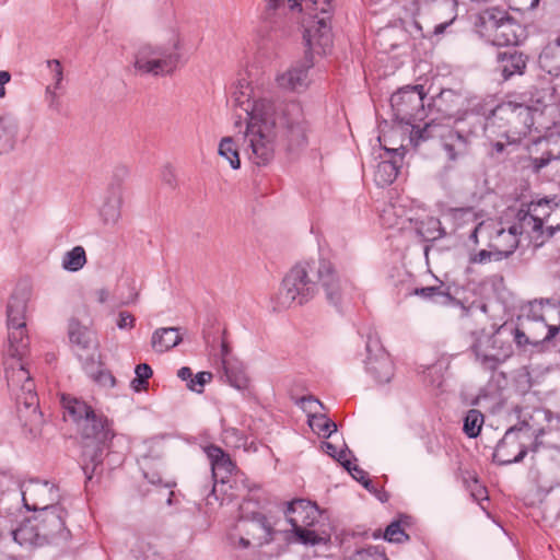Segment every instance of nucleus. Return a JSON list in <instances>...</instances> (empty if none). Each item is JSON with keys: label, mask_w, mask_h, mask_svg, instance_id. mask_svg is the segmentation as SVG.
<instances>
[{"label": "nucleus", "mask_w": 560, "mask_h": 560, "mask_svg": "<svg viewBox=\"0 0 560 560\" xmlns=\"http://www.w3.org/2000/svg\"><path fill=\"white\" fill-rule=\"evenodd\" d=\"M471 348L485 370H497L513 353L512 330L509 323H504L491 334L482 330Z\"/></svg>", "instance_id": "0eeeda50"}, {"label": "nucleus", "mask_w": 560, "mask_h": 560, "mask_svg": "<svg viewBox=\"0 0 560 560\" xmlns=\"http://www.w3.org/2000/svg\"><path fill=\"white\" fill-rule=\"evenodd\" d=\"M536 144H544L545 149L540 156L529 158V167L535 174L560 180V135L540 139Z\"/></svg>", "instance_id": "4468645a"}, {"label": "nucleus", "mask_w": 560, "mask_h": 560, "mask_svg": "<svg viewBox=\"0 0 560 560\" xmlns=\"http://www.w3.org/2000/svg\"><path fill=\"white\" fill-rule=\"evenodd\" d=\"M553 215H560V206L552 200L541 199L532 202L526 212H518L521 231L532 235L536 241L541 238L538 245H542L545 240L551 238L560 231V223L555 224L551 219Z\"/></svg>", "instance_id": "6e6552de"}, {"label": "nucleus", "mask_w": 560, "mask_h": 560, "mask_svg": "<svg viewBox=\"0 0 560 560\" xmlns=\"http://www.w3.org/2000/svg\"><path fill=\"white\" fill-rule=\"evenodd\" d=\"M179 44L176 42L173 48L142 45L135 55L133 67L141 74L166 75L172 73L180 58Z\"/></svg>", "instance_id": "9b49d317"}, {"label": "nucleus", "mask_w": 560, "mask_h": 560, "mask_svg": "<svg viewBox=\"0 0 560 560\" xmlns=\"http://www.w3.org/2000/svg\"><path fill=\"white\" fill-rule=\"evenodd\" d=\"M329 16L319 18L317 21V28L310 38H306L307 45H312V40L316 39L317 44L325 50L331 44L330 26L328 25Z\"/></svg>", "instance_id": "a19ab883"}, {"label": "nucleus", "mask_w": 560, "mask_h": 560, "mask_svg": "<svg viewBox=\"0 0 560 560\" xmlns=\"http://www.w3.org/2000/svg\"><path fill=\"white\" fill-rule=\"evenodd\" d=\"M527 59V56L518 51L514 46L497 55L499 70L505 80L515 74H523Z\"/></svg>", "instance_id": "a878e982"}, {"label": "nucleus", "mask_w": 560, "mask_h": 560, "mask_svg": "<svg viewBox=\"0 0 560 560\" xmlns=\"http://www.w3.org/2000/svg\"><path fill=\"white\" fill-rule=\"evenodd\" d=\"M308 424L315 432L324 438H329L337 431V424L324 413L310 415Z\"/></svg>", "instance_id": "4c0bfd02"}, {"label": "nucleus", "mask_w": 560, "mask_h": 560, "mask_svg": "<svg viewBox=\"0 0 560 560\" xmlns=\"http://www.w3.org/2000/svg\"><path fill=\"white\" fill-rule=\"evenodd\" d=\"M322 448L324 450V452L326 454H328L329 456H331L332 458L336 457L337 455V450H336V446L329 442H323L322 444Z\"/></svg>", "instance_id": "338daca9"}, {"label": "nucleus", "mask_w": 560, "mask_h": 560, "mask_svg": "<svg viewBox=\"0 0 560 560\" xmlns=\"http://www.w3.org/2000/svg\"><path fill=\"white\" fill-rule=\"evenodd\" d=\"M223 365H224V376L226 377V382L231 386H233L234 388H236L238 390H243V389L247 388L248 378L243 370L237 369L233 365L226 364L224 359H223Z\"/></svg>", "instance_id": "c03bdc74"}, {"label": "nucleus", "mask_w": 560, "mask_h": 560, "mask_svg": "<svg viewBox=\"0 0 560 560\" xmlns=\"http://www.w3.org/2000/svg\"><path fill=\"white\" fill-rule=\"evenodd\" d=\"M21 492L24 506L28 511L43 512L52 506H60L57 504L60 498L59 490L49 481L31 479L22 483Z\"/></svg>", "instance_id": "f8f14e48"}, {"label": "nucleus", "mask_w": 560, "mask_h": 560, "mask_svg": "<svg viewBox=\"0 0 560 560\" xmlns=\"http://www.w3.org/2000/svg\"><path fill=\"white\" fill-rule=\"evenodd\" d=\"M299 105L292 103L285 105V107L280 108L279 112L273 107V113L271 115V120H276L275 127L271 128V133L273 135L272 147L275 148V140L278 133L279 128L284 129V136L288 139V149L294 150L295 148L302 145L306 141L305 128L303 125L294 119L289 118L288 116L294 112H299Z\"/></svg>", "instance_id": "2eb2a0df"}, {"label": "nucleus", "mask_w": 560, "mask_h": 560, "mask_svg": "<svg viewBox=\"0 0 560 560\" xmlns=\"http://www.w3.org/2000/svg\"><path fill=\"white\" fill-rule=\"evenodd\" d=\"M522 323L528 325H536L537 328L541 330V332H544L545 330L548 331L551 325H548L545 320L542 314V301H533L528 304V312L526 314V318Z\"/></svg>", "instance_id": "ea45409f"}, {"label": "nucleus", "mask_w": 560, "mask_h": 560, "mask_svg": "<svg viewBox=\"0 0 560 560\" xmlns=\"http://www.w3.org/2000/svg\"><path fill=\"white\" fill-rule=\"evenodd\" d=\"M205 453L210 460L212 477L214 481L222 483L230 477L235 469V465L221 447L217 445H208L205 447Z\"/></svg>", "instance_id": "b1692460"}, {"label": "nucleus", "mask_w": 560, "mask_h": 560, "mask_svg": "<svg viewBox=\"0 0 560 560\" xmlns=\"http://www.w3.org/2000/svg\"><path fill=\"white\" fill-rule=\"evenodd\" d=\"M455 126L448 122H439L431 118L422 129L413 131L411 143L418 147L422 141L439 138L448 160L456 161L469 151L471 137L486 127L485 119L475 113H466L464 117L454 120Z\"/></svg>", "instance_id": "39448f33"}, {"label": "nucleus", "mask_w": 560, "mask_h": 560, "mask_svg": "<svg viewBox=\"0 0 560 560\" xmlns=\"http://www.w3.org/2000/svg\"><path fill=\"white\" fill-rule=\"evenodd\" d=\"M122 205V194L119 187L114 186L113 190H108L107 197L101 208V217L105 224H115L120 219V208Z\"/></svg>", "instance_id": "7c9ffc66"}, {"label": "nucleus", "mask_w": 560, "mask_h": 560, "mask_svg": "<svg viewBox=\"0 0 560 560\" xmlns=\"http://www.w3.org/2000/svg\"><path fill=\"white\" fill-rule=\"evenodd\" d=\"M233 102L249 118L244 138L247 150H250L248 158L258 166L267 165L273 159L271 128L275 127L276 120H271V115L275 104L267 100H252L249 92L243 90V85L234 91Z\"/></svg>", "instance_id": "20e7f679"}, {"label": "nucleus", "mask_w": 560, "mask_h": 560, "mask_svg": "<svg viewBox=\"0 0 560 560\" xmlns=\"http://www.w3.org/2000/svg\"><path fill=\"white\" fill-rule=\"evenodd\" d=\"M264 21L271 42H279L292 33L293 24L285 16L287 8L280 0H266Z\"/></svg>", "instance_id": "a211bd4d"}, {"label": "nucleus", "mask_w": 560, "mask_h": 560, "mask_svg": "<svg viewBox=\"0 0 560 560\" xmlns=\"http://www.w3.org/2000/svg\"><path fill=\"white\" fill-rule=\"evenodd\" d=\"M425 95L423 85H407L390 96L394 118L399 124L411 127L410 138L413 131L423 128L416 125V122L423 120L427 116Z\"/></svg>", "instance_id": "9d476101"}, {"label": "nucleus", "mask_w": 560, "mask_h": 560, "mask_svg": "<svg viewBox=\"0 0 560 560\" xmlns=\"http://www.w3.org/2000/svg\"><path fill=\"white\" fill-rule=\"evenodd\" d=\"M8 348L5 354L13 360L5 366V377L9 390L16 402L18 417L23 427L28 428L32 436H36L42 423V412L38 410V397L35 384L28 370L21 362L28 349L26 327L8 326Z\"/></svg>", "instance_id": "f03ea898"}, {"label": "nucleus", "mask_w": 560, "mask_h": 560, "mask_svg": "<svg viewBox=\"0 0 560 560\" xmlns=\"http://www.w3.org/2000/svg\"><path fill=\"white\" fill-rule=\"evenodd\" d=\"M135 316L126 311L119 312L116 320V325L119 329H132L135 327Z\"/></svg>", "instance_id": "603ef678"}, {"label": "nucleus", "mask_w": 560, "mask_h": 560, "mask_svg": "<svg viewBox=\"0 0 560 560\" xmlns=\"http://www.w3.org/2000/svg\"><path fill=\"white\" fill-rule=\"evenodd\" d=\"M65 509L60 506H52V509L45 510L39 512L37 516H34V520L40 527V536L44 537L46 544H49L52 539L60 537L67 538L69 532L66 528Z\"/></svg>", "instance_id": "aec40b11"}, {"label": "nucleus", "mask_w": 560, "mask_h": 560, "mask_svg": "<svg viewBox=\"0 0 560 560\" xmlns=\"http://www.w3.org/2000/svg\"><path fill=\"white\" fill-rule=\"evenodd\" d=\"M539 66L542 70L551 75H560V37L548 43L541 50L538 58Z\"/></svg>", "instance_id": "c756f323"}, {"label": "nucleus", "mask_w": 560, "mask_h": 560, "mask_svg": "<svg viewBox=\"0 0 560 560\" xmlns=\"http://www.w3.org/2000/svg\"><path fill=\"white\" fill-rule=\"evenodd\" d=\"M61 405L66 415L77 423L83 440L82 470L86 480L90 481L102 466L104 450L114 433L109 428L108 420L103 415L96 413L85 401L63 394Z\"/></svg>", "instance_id": "7ed1b4c3"}, {"label": "nucleus", "mask_w": 560, "mask_h": 560, "mask_svg": "<svg viewBox=\"0 0 560 560\" xmlns=\"http://www.w3.org/2000/svg\"><path fill=\"white\" fill-rule=\"evenodd\" d=\"M366 359L364 360L366 371L380 384L389 383L394 376V365L389 354L384 349L376 335H369L366 340Z\"/></svg>", "instance_id": "ddd939ff"}, {"label": "nucleus", "mask_w": 560, "mask_h": 560, "mask_svg": "<svg viewBox=\"0 0 560 560\" xmlns=\"http://www.w3.org/2000/svg\"><path fill=\"white\" fill-rule=\"evenodd\" d=\"M342 466L349 471V474L357 480L361 481L366 476V472L358 465H352L349 459H345Z\"/></svg>", "instance_id": "6e6d98bb"}, {"label": "nucleus", "mask_w": 560, "mask_h": 560, "mask_svg": "<svg viewBox=\"0 0 560 560\" xmlns=\"http://www.w3.org/2000/svg\"><path fill=\"white\" fill-rule=\"evenodd\" d=\"M182 341L179 328H159L152 334L151 346L156 352H165Z\"/></svg>", "instance_id": "2f4dec72"}, {"label": "nucleus", "mask_w": 560, "mask_h": 560, "mask_svg": "<svg viewBox=\"0 0 560 560\" xmlns=\"http://www.w3.org/2000/svg\"><path fill=\"white\" fill-rule=\"evenodd\" d=\"M46 95L48 98L49 107L55 110H59L60 103H59V100H58V96H57L55 90H52L51 86L46 88Z\"/></svg>", "instance_id": "680f3d73"}, {"label": "nucleus", "mask_w": 560, "mask_h": 560, "mask_svg": "<svg viewBox=\"0 0 560 560\" xmlns=\"http://www.w3.org/2000/svg\"><path fill=\"white\" fill-rule=\"evenodd\" d=\"M219 154L229 161L233 170L240 168L241 160L233 138L225 137L220 141Z\"/></svg>", "instance_id": "79ce46f5"}, {"label": "nucleus", "mask_w": 560, "mask_h": 560, "mask_svg": "<svg viewBox=\"0 0 560 560\" xmlns=\"http://www.w3.org/2000/svg\"><path fill=\"white\" fill-rule=\"evenodd\" d=\"M82 366L85 371V373L91 377L92 380L96 376V374L102 370L101 363L97 360L94 351L92 353H88L86 357L81 359Z\"/></svg>", "instance_id": "8fccbe9b"}, {"label": "nucleus", "mask_w": 560, "mask_h": 560, "mask_svg": "<svg viewBox=\"0 0 560 560\" xmlns=\"http://www.w3.org/2000/svg\"><path fill=\"white\" fill-rule=\"evenodd\" d=\"M329 535L315 528H301L284 530V539L289 544H301L306 547L325 545L329 541Z\"/></svg>", "instance_id": "c85d7f7f"}, {"label": "nucleus", "mask_w": 560, "mask_h": 560, "mask_svg": "<svg viewBox=\"0 0 560 560\" xmlns=\"http://www.w3.org/2000/svg\"><path fill=\"white\" fill-rule=\"evenodd\" d=\"M128 174H129L128 167H126L124 165L117 166L114 171L112 182L108 186V190L109 191L113 190L114 186L117 185L119 187V191L122 192V183H124L125 178L128 176Z\"/></svg>", "instance_id": "3c124183"}, {"label": "nucleus", "mask_w": 560, "mask_h": 560, "mask_svg": "<svg viewBox=\"0 0 560 560\" xmlns=\"http://www.w3.org/2000/svg\"><path fill=\"white\" fill-rule=\"evenodd\" d=\"M319 287L326 301L337 308L352 289L351 282L342 278L327 259L298 264L282 280L279 304L283 307H290L293 303L303 305L316 295Z\"/></svg>", "instance_id": "f257e3e1"}, {"label": "nucleus", "mask_w": 560, "mask_h": 560, "mask_svg": "<svg viewBox=\"0 0 560 560\" xmlns=\"http://www.w3.org/2000/svg\"><path fill=\"white\" fill-rule=\"evenodd\" d=\"M93 381L104 387H114L116 384L114 375L109 371L103 369L96 374Z\"/></svg>", "instance_id": "864d4df0"}, {"label": "nucleus", "mask_w": 560, "mask_h": 560, "mask_svg": "<svg viewBox=\"0 0 560 560\" xmlns=\"http://www.w3.org/2000/svg\"><path fill=\"white\" fill-rule=\"evenodd\" d=\"M528 98L525 100V104L530 105V109H537V116H541L544 113V108L547 106V103L551 100L552 94L549 89H536L533 88L528 92H526L523 97Z\"/></svg>", "instance_id": "e433bc0d"}, {"label": "nucleus", "mask_w": 560, "mask_h": 560, "mask_svg": "<svg viewBox=\"0 0 560 560\" xmlns=\"http://www.w3.org/2000/svg\"><path fill=\"white\" fill-rule=\"evenodd\" d=\"M28 300V288L26 285L16 287L7 306L8 326L18 325V327H26L25 313Z\"/></svg>", "instance_id": "5701e85b"}, {"label": "nucleus", "mask_w": 560, "mask_h": 560, "mask_svg": "<svg viewBox=\"0 0 560 560\" xmlns=\"http://www.w3.org/2000/svg\"><path fill=\"white\" fill-rule=\"evenodd\" d=\"M312 60L306 56L305 61L295 66L287 72L278 75L277 82L280 88L288 91H301L306 86L307 70L312 67Z\"/></svg>", "instance_id": "bb28decb"}, {"label": "nucleus", "mask_w": 560, "mask_h": 560, "mask_svg": "<svg viewBox=\"0 0 560 560\" xmlns=\"http://www.w3.org/2000/svg\"><path fill=\"white\" fill-rule=\"evenodd\" d=\"M416 233L425 242L439 240L446 234L440 220L433 217L417 222Z\"/></svg>", "instance_id": "f704fd0d"}, {"label": "nucleus", "mask_w": 560, "mask_h": 560, "mask_svg": "<svg viewBox=\"0 0 560 560\" xmlns=\"http://www.w3.org/2000/svg\"><path fill=\"white\" fill-rule=\"evenodd\" d=\"M177 376L187 384L192 378V371L188 366H183L178 370Z\"/></svg>", "instance_id": "0e129e2a"}, {"label": "nucleus", "mask_w": 560, "mask_h": 560, "mask_svg": "<svg viewBox=\"0 0 560 560\" xmlns=\"http://www.w3.org/2000/svg\"><path fill=\"white\" fill-rule=\"evenodd\" d=\"M468 106V97L462 91L453 89H443L436 96L432 97L429 104V110L433 118H438L439 122L442 120L450 121L457 119L456 116Z\"/></svg>", "instance_id": "dca6fc26"}, {"label": "nucleus", "mask_w": 560, "mask_h": 560, "mask_svg": "<svg viewBox=\"0 0 560 560\" xmlns=\"http://www.w3.org/2000/svg\"><path fill=\"white\" fill-rule=\"evenodd\" d=\"M483 424V415L477 409L467 411L464 418L463 430L469 438H477Z\"/></svg>", "instance_id": "37998d69"}, {"label": "nucleus", "mask_w": 560, "mask_h": 560, "mask_svg": "<svg viewBox=\"0 0 560 560\" xmlns=\"http://www.w3.org/2000/svg\"><path fill=\"white\" fill-rule=\"evenodd\" d=\"M11 80V74L8 71H0V97L5 94L4 84Z\"/></svg>", "instance_id": "69168bd1"}, {"label": "nucleus", "mask_w": 560, "mask_h": 560, "mask_svg": "<svg viewBox=\"0 0 560 560\" xmlns=\"http://www.w3.org/2000/svg\"><path fill=\"white\" fill-rule=\"evenodd\" d=\"M18 122L8 116L0 117V153L13 150L16 142Z\"/></svg>", "instance_id": "72a5a7b5"}, {"label": "nucleus", "mask_w": 560, "mask_h": 560, "mask_svg": "<svg viewBox=\"0 0 560 560\" xmlns=\"http://www.w3.org/2000/svg\"><path fill=\"white\" fill-rule=\"evenodd\" d=\"M509 145H515V141L509 142L508 144L500 142V141L492 143L491 144V156H493L495 159H503L502 155L504 152H506V154H510V152L506 151Z\"/></svg>", "instance_id": "13d9d810"}, {"label": "nucleus", "mask_w": 560, "mask_h": 560, "mask_svg": "<svg viewBox=\"0 0 560 560\" xmlns=\"http://www.w3.org/2000/svg\"><path fill=\"white\" fill-rule=\"evenodd\" d=\"M68 337L71 345L77 348L79 359H82L80 351L89 352L96 349L95 334L77 318H71L68 323Z\"/></svg>", "instance_id": "393cba45"}, {"label": "nucleus", "mask_w": 560, "mask_h": 560, "mask_svg": "<svg viewBox=\"0 0 560 560\" xmlns=\"http://www.w3.org/2000/svg\"><path fill=\"white\" fill-rule=\"evenodd\" d=\"M382 537L389 542L397 544L408 541L410 538L409 535L404 530L400 520L393 521L389 525H387Z\"/></svg>", "instance_id": "a18cd8bd"}, {"label": "nucleus", "mask_w": 560, "mask_h": 560, "mask_svg": "<svg viewBox=\"0 0 560 560\" xmlns=\"http://www.w3.org/2000/svg\"><path fill=\"white\" fill-rule=\"evenodd\" d=\"M136 377L131 381L130 385L136 392H140L142 388H147L148 381L152 376L153 372L149 364L141 363L135 369Z\"/></svg>", "instance_id": "49530a36"}, {"label": "nucleus", "mask_w": 560, "mask_h": 560, "mask_svg": "<svg viewBox=\"0 0 560 560\" xmlns=\"http://www.w3.org/2000/svg\"><path fill=\"white\" fill-rule=\"evenodd\" d=\"M350 560H388L384 549L378 546H369L366 548L357 550Z\"/></svg>", "instance_id": "de8ad7c7"}, {"label": "nucleus", "mask_w": 560, "mask_h": 560, "mask_svg": "<svg viewBox=\"0 0 560 560\" xmlns=\"http://www.w3.org/2000/svg\"><path fill=\"white\" fill-rule=\"evenodd\" d=\"M476 27L482 37L495 46H516L524 33L514 18L497 7L481 11Z\"/></svg>", "instance_id": "423d86ee"}, {"label": "nucleus", "mask_w": 560, "mask_h": 560, "mask_svg": "<svg viewBox=\"0 0 560 560\" xmlns=\"http://www.w3.org/2000/svg\"><path fill=\"white\" fill-rule=\"evenodd\" d=\"M537 117V109H530L525 102H503L491 110L486 120L521 138L530 132Z\"/></svg>", "instance_id": "1a4fd4ad"}, {"label": "nucleus", "mask_w": 560, "mask_h": 560, "mask_svg": "<svg viewBox=\"0 0 560 560\" xmlns=\"http://www.w3.org/2000/svg\"><path fill=\"white\" fill-rule=\"evenodd\" d=\"M47 66H48V68H50V70L54 73L55 90H57L60 88L61 81L63 79L61 63L57 59H51V60H47Z\"/></svg>", "instance_id": "5fc2aeb1"}, {"label": "nucleus", "mask_w": 560, "mask_h": 560, "mask_svg": "<svg viewBox=\"0 0 560 560\" xmlns=\"http://www.w3.org/2000/svg\"><path fill=\"white\" fill-rule=\"evenodd\" d=\"M552 307L559 317V324L557 326H550L542 338H539V335H534L530 327H526L525 323L521 324L523 328L509 324L512 330V339L518 348L525 349L527 346L539 348L542 343L550 341L557 336L560 330V304L553 305Z\"/></svg>", "instance_id": "412c9836"}, {"label": "nucleus", "mask_w": 560, "mask_h": 560, "mask_svg": "<svg viewBox=\"0 0 560 560\" xmlns=\"http://www.w3.org/2000/svg\"><path fill=\"white\" fill-rule=\"evenodd\" d=\"M284 514L291 529L314 528L320 516L317 505L304 499L289 502Z\"/></svg>", "instance_id": "6ab92c4d"}, {"label": "nucleus", "mask_w": 560, "mask_h": 560, "mask_svg": "<svg viewBox=\"0 0 560 560\" xmlns=\"http://www.w3.org/2000/svg\"><path fill=\"white\" fill-rule=\"evenodd\" d=\"M511 7L516 11H528L534 9L539 0H510Z\"/></svg>", "instance_id": "4d7b16f0"}, {"label": "nucleus", "mask_w": 560, "mask_h": 560, "mask_svg": "<svg viewBox=\"0 0 560 560\" xmlns=\"http://www.w3.org/2000/svg\"><path fill=\"white\" fill-rule=\"evenodd\" d=\"M213 375L211 372L202 371L197 373L190 382L187 383V388L191 392L201 394L203 393L205 386L211 382Z\"/></svg>", "instance_id": "09e8293b"}, {"label": "nucleus", "mask_w": 560, "mask_h": 560, "mask_svg": "<svg viewBox=\"0 0 560 560\" xmlns=\"http://www.w3.org/2000/svg\"><path fill=\"white\" fill-rule=\"evenodd\" d=\"M86 262L85 250L82 246H75L67 252L62 258V268L68 271H78Z\"/></svg>", "instance_id": "58836bf2"}, {"label": "nucleus", "mask_w": 560, "mask_h": 560, "mask_svg": "<svg viewBox=\"0 0 560 560\" xmlns=\"http://www.w3.org/2000/svg\"><path fill=\"white\" fill-rule=\"evenodd\" d=\"M523 428H528V423L523 421L520 425H513L506 430L495 447L493 462L499 465H510L521 463L524 459L528 450L516 439V433L522 431Z\"/></svg>", "instance_id": "f3484780"}, {"label": "nucleus", "mask_w": 560, "mask_h": 560, "mask_svg": "<svg viewBox=\"0 0 560 560\" xmlns=\"http://www.w3.org/2000/svg\"><path fill=\"white\" fill-rule=\"evenodd\" d=\"M390 154L388 160L381 161L375 170L374 180L376 185L385 187L394 183L399 174L404 159V149H385Z\"/></svg>", "instance_id": "4be33fe9"}, {"label": "nucleus", "mask_w": 560, "mask_h": 560, "mask_svg": "<svg viewBox=\"0 0 560 560\" xmlns=\"http://www.w3.org/2000/svg\"><path fill=\"white\" fill-rule=\"evenodd\" d=\"M313 5L314 10H318L323 14H328L332 10L331 0H308Z\"/></svg>", "instance_id": "bf43d9fd"}, {"label": "nucleus", "mask_w": 560, "mask_h": 560, "mask_svg": "<svg viewBox=\"0 0 560 560\" xmlns=\"http://www.w3.org/2000/svg\"><path fill=\"white\" fill-rule=\"evenodd\" d=\"M453 23V20L440 23L434 26L433 34L441 35L445 32V30Z\"/></svg>", "instance_id": "774afa93"}, {"label": "nucleus", "mask_w": 560, "mask_h": 560, "mask_svg": "<svg viewBox=\"0 0 560 560\" xmlns=\"http://www.w3.org/2000/svg\"><path fill=\"white\" fill-rule=\"evenodd\" d=\"M518 242L516 240L513 241L512 244L509 245L506 249H481L476 255L470 258V262L472 264H487L489 261H500L502 259L509 258L517 248Z\"/></svg>", "instance_id": "c9c22d12"}, {"label": "nucleus", "mask_w": 560, "mask_h": 560, "mask_svg": "<svg viewBox=\"0 0 560 560\" xmlns=\"http://www.w3.org/2000/svg\"><path fill=\"white\" fill-rule=\"evenodd\" d=\"M255 521L266 532L267 536H269L270 539H272V535H273L275 530L271 527V525L269 524V522L267 521L266 516L262 514H258L255 517Z\"/></svg>", "instance_id": "052dcab7"}, {"label": "nucleus", "mask_w": 560, "mask_h": 560, "mask_svg": "<svg viewBox=\"0 0 560 560\" xmlns=\"http://www.w3.org/2000/svg\"><path fill=\"white\" fill-rule=\"evenodd\" d=\"M40 534L39 524L33 518H28L20 524L18 528L12 530V537L20 546L40 547L46 544Z\"/></svg>", "instance_id": "cd10ccee"}, {"label": "nucleus", "mask_w": 560, "mask_h": 560, "mask_svg": "<svg viewBox=\"0 0 560 560\" xmlns=\"http://www.w3.org/2000/svg\"><path fill=\"white\" fill-rule=\"evenodd\" d=\"M409 294L418 295L423 300L432 301L441 305H448L454 301L448 288L444 283L432 287L416 288Z\"/></svg>", "instance_id": "473e14b6"}, {"label": "nucleus", "mask_w": 560, "mask_h": 560, "mask_svg": "<svg viewBox=\"0 0 560 560\" xmlns=\"http://www.w3.org/2000/svg\"><path fill=\"white\" fill-rule=\"evenodd\" d=\"M300 402L303 405L304 408H308L310 410H312L313 405H317L322 409H325V406L313 396H304L300 399Z\"/></svg>", "instance_id": "e2e57ef3"}]
</instances>
